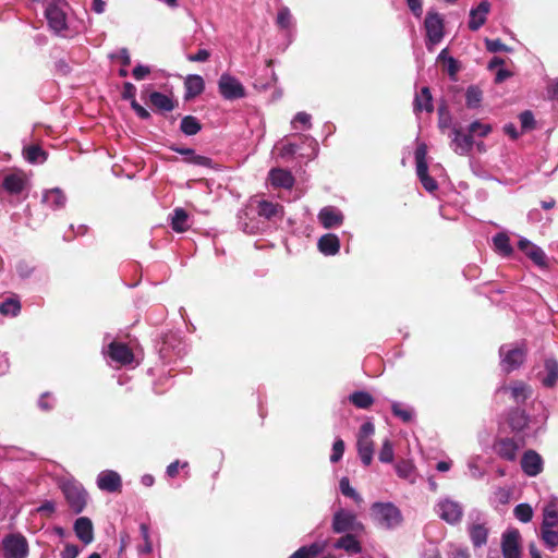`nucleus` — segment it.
Wrapping results in <instances>:
<instances>
[{
  "label": "nucleus",
  "mask_w": 558,
  "mask_h": 558,
  "mask_svg": "<svg viewBox=\"0 0 558 558\" xmlns=\"http://www.w3.org/2000/svg\"><path fill=\"white\" fill-rule=\"evenodd\" d=\"M372 514L375 521L385 529H393L403 520L399 508L391 502L373 504Z\"/></svg>",
  "instance_id": "nucleus-1"
},
{
  "label": "nucleus",
  "mask_w": 558,
  "mask_h": 558,
  "mask_svg": "<svg viewBox=\"0 0 558 558\" xmlns=\"http://www.w3.org/2000/svg\"><path fill=\"white\" fill-rule=\"evenodd\" d=\"M217 86L219 94L227 101H236L246 96V89L241 81L230 73H222Z\"/></svg>",
  "instance_id": "nucleus-2"
},
{
  "label": "nucleus",
  "mask_w": 558,
  "mask_h": 558,
  "mask_svg": "<svg viewBox=\"0 0 558 558\" xmlns=\"http://www.w3.org/2000/svg\"><path fill=\"white\" fill-rule=\"evenodd\" d=\"M375 433V426L371 422L362 424L357 435V452L361 461L365 466H368L373 461L374 441L372 436Z\"/></svg>",
  "instance_id": "nucleus-3"
},
{
  "label": "nucleus",
  "mask_w": 558,
  "mask_h": 558,
  "mask_svg": "<svg viewBox=\"0 0 558 558\" xmlns=\"http://www.w3.org/2000/svg\"><path fill=\"white\" fill-rule=\"evenodd\" d=\"M364 530V525L357 521L354 513L339 510L332 518V531L335 533H357Z\"/></svg>",
  "instance_id": "nucleus-4"
},
{
  "label": "nucleus",
  "mask_w": 558,
  "mask_h": 558,
  "mask_svg": "<svg viewBox=\"0 0 558 558\" xmlns=\"http://www.w3.org/2000/svg\"><path fill=\"white\" fill-rule=\"evenodd\" d=\"M47 8L45 11V16L48 21L49 27L54 33H61L62 31H65L66 25V16L63 11L64 0L58 1V0H48Z\"/></svg>",
  "instance_id": "nucleus-5"
},
{
  "label": "nucleus",
  "mask_w": 558,
  "mask_h": 558,
  "mask_svg": "<svg viewBox=\"0 0 558 558\" xmlns=\"http://www.w3.org/2000/svg\"><path fill=\"white\" fill-rule=\"evenodd\" d=\"M426 47L429 51L444 38V22L438 13L428 12L425 17Z\"/></svg>",
  "instance_id": "nucleus-6"
},
{
  "label": "nucleus",
  "mask_w": 558,
  "mask_h": 558,
  "mask_svg": "<svg viewBox=\"0 0 558 558\" xmlns=\"http://www.w3.org/2000/svg\"><path fill=\"white\" fill-rule=\"evenodd\" d=\"M526 354L527 349L525 344L509 349L508 351H505V348L501 347L500 355L502 356L501 366L504 371L507 374H510L511 372L518 369L524 363Z\"/></svg>",
  "instance_id": "nucleus-7"
},
{
  "label": "nucleus",
  "mask_w": 558,
  "mask_h": 558,
  "mask_svg": "<svg viewBox=\"0 0 558 558\" xmlns=\"http://www.w3.org/2000/svg\"><path fill=\"white\" fill-rule=\"evenodd\" d=\"M64 497L74 513H81L87 504V493L82 486L68 483L62 487Z\"/></svg>",
  "instance_id": "nucleus-8"
},
{
  "label": "nucleus",
  "mask_w": 558,
  "mask_h": 558,
  "mask_svg": "<svg viewBox=\"0 0 558 558\" xmlns=\"http://www.w3.org/2000/svg\"><path fill=\"white\" fill-rule=\"evenodd\" d=\"M4 558H26L28 545L24 536L10 534L2 542Z\"/></svg>",
  "instance_id": "nucleus-9"
},
{
  "label": "nucleus",
  "mask_w": 558,
  "mask_h": 558,
  "mask_svg": "<svg viewBox=\"0 0 558 558\" xmlns=\"http://www.w3.org/2000/svg\"><path fill=\"white\" fill-rule=\"evenodd\" d=\"M521 534L518 529L507 530L501 537V553L504 558H522Z\"/></svg>",
  "instance_id": "nucleus-10"
},
{
  "label": "nucleus",
  "mask_w": 558,
  "mask_h": 558,
  "mask_svg": "<svg viewBox=\"0 0 558 558\" xmlns=\"http://www.w3.org/2000/svg\"><path fill=\"white\" fill-rule=\"evenodd\" d=\"M107 354L113 362L121 365H129L134 360L132 349L128 344L119 341H112L109 343Z\"/></svg>",
  "instance_id": "nucleus-11"
},
{
  "label": "nucleus",
  "mask_w": 558,
  "mask_h": 558,
  "mask_svg": "<svg viewBox=\"0 0 558 558\" xmlns=\"http://www.w3.org/2000/svg\"><path fill=\"white\" fill-rule=\"evenodd\" d=\"M522 471L529 476H536L543 471V459L534 450L524 452L521 459Z\"/></svg>",
  "instance_id": "nucleus-12"
},
{
  "label": "nucleus",
  "mask_w": 558,
  "mask_h": 558,
  "mask_svg": "<svg viewBox=\"0 0 558 558\" xmlns=\"http://www.w3.org/2000/svg\"><path fill=\"white\" fill-rule=\"evenodd\" d=\"M98 488L104 492L118 493L121 492V476L111 470L102 471L97 477Z\"/></svg>",
  "instance_id": "nucleus-13"
},
{
  "label": "nucleus",
  "mask_w": 558,
  "mask_h": 558,
  "mask_svg": "<svg viewBox=\"0 0 558 558\" xmlns=\"http://www.w3.org/2000/svg\"><path fill=\"white\" fill-rule=\"evenodd\" d=\"M343 219L344 217L342 213L332 206H326L318 213V220L325 229H331L341 226Z\"/></svg>",
  "instance_id": "nucleus-14"
},
{
  "label": "nucleus",
  "mask_w": 558,
  "mask_h": 558,
  "mask_svg": "<svg viewBox=\"0 0 558 558\" xmlns=\"http://www.w3.org/2000/svg\"><path fill=\"white\" fill-rule=\"evenodd\" d=\"M490 10V3L483 0L476 8L471 9L469 19V28L471 31L480 29L486 22Z\"/></svg>",
  "instance_id": "nucleus-15"
},
{
  "label": "nucleus",
  "mask_w": 558,
  "mask_h": 558,
  "mask_svg": "<svg viewBox=\"0 0 558 558\" xmlns=\"http://www.w3.org/2000/svg\"><path fill=\"white\" fill-rule=\"evenodd\" d=\"M439 517L448 523H456L462 517V509L458 502L444 500L438 504Z\"/></svg>",
  "instance_id": "nucleus-16"
},
{
  "label": "nucleus",
  "mask_w": 558,
  "mask_h": 558,
  "mask_svg": "<svg viewBox=\"0 0 558 558\" xmlns=\"http://www.w3.org/2000/svg\"><path fill=\"white\" fill-rule=\"evenodd\" d=\"M268 179L274 187L290 190L294 185V177L289 170L275 168L269 171Z\"/></svg>",
  "instance_id": "nucleus-17"
},
{
  "label": "nucleus",
  "mask_w": 558,
  "mask_h": 558,
  "mask_svg": "<svg viewBox=\"0 0 558 558\" xmlns=\"http://www.w3.org/2000/svg\"><path fill=\"white\" fill-rule=\"evenodd\" d=\"M74 532L77 538L86 545L94 541L93 522L87 517L76 519L74 523Z\"/></svg>",
  "instance_id": "nucleus-18"
},
{
  "label": "nucleus",
  "mask_w": 558,
  "mask_h": 558,
  "mask_svg": "<svg viewBox=\"0 0 558 558\" xmlns=\"http://www.w3.org/2000/svg\"><path fill=\"white\" fill-rule=\"evenodd\" d=\"M204 87L205 83L201 75H187V77L184 81V99L186 101L193 100L196 96L203 93Z\"/></svg>",
  "instance_id": "nucleus-19"
},
{
  "label": "nucleus",
  "mask_w": 558,
  "mask_h": 558,
  "mask_svg": "<svg viewBox=\"0 0 558 558\" xmlns=\"http://www.w3.org/2000/svg\"><path fill=\"white\" fill-rule=\"evenodd\" d=\"M257 214L259 217L272 220L275 218L281 219L284 211L282 205L263 199L257 203Z\"/></svg>",
  "instance_id": "nucleus-20"
},
{
  "label": "nucleus",
  "mask_w": 558,
  "mask_h": 558,
  "mask_svg": "<svg viewBox=\"0 0 558 558\" xmlns=\"http://www.w3.org/2000/svg\"><path fill=\"white\" fill-rule=\"evenodd\" d=\"M452 147L453 150L459 155H466L472 150L473 137L470 134L462 133L459 129H453Z\"/></svg>",
  "instance_id": "nucleus-21"
},
{
  "label": "nucleus",
  "mask_w": 558,
  "mask_h": 558,
  "mask_svg": "<svg viewBox=\"0 0 558 558\" xmlns=\"http://www.w3.org/2000/svg\"><path fill=\"white\" fill-rule=\"evenodd\" d=\"M519 248L531 258L536 265L544 266L546 264L545 253L543 250L526 239H521L518 242Z\"/></svg>",
  "instance_id": "nucleus-22"
},
{
  "label": "nucleus",
  "mask_w": 558,
  "mask_h": 558,
  "mask_svg": "<svg viewBox=\"0 0 558 558\" xmlns=\"http://www.w3.org/2000/svg\"><path fill=\"white\" fill-rule=\"evenodd\" d=\"M502 389H509L513 401L518 404L524 403L533 392L531 386L521 380L512 383L509 387H502Z\"/></svg>",
  "instance_id": "nucleus-23"
},
{
  "label": "nucleus",
  "mask_w": 558,
  "mask_h": 558,
  "mask_svg": "<svg viewBox=\"0 0 558 558\" xmlns=\"http://www.w3.org/2000/svg\"><path fill=\"white\" fill-rule=\"evenodd\" d=\"M497 454L508 461H513L517 458L518 445L511 438H502L497 441L496 446Z\"/></svg>",
  "instance_id": "nucleus-24"
},
{
  "label": "nucleus",
  "mask_w": 558,
  "mask_h": 558,
  "mask_svg": "<svg viewBox=\"0 0 558 558\" xmlns=\"http://www.w3.org/2000/svg\"><path fill=\"white\" fill-rule=\"evenodd\" d=\"M26 184V179L23 173H10L4 177L2 187L10 194H20Z\"/></svg>",
  "instance_id": "nucleus-25"
},
{
  "label": "nucleus",
  "mask_w": 558,
  "mask_h": 558,
  "mask_svg": "<svg viewBox=\"0 0 558 558\" xmlns=\"http://www.w3.org/2000/svg\"><path fill=\"white\" fill-rule=\"evenodd\" d=\"M333 547L337 549H343L350 555L360 554L362 551V545L352 533H347L338 538Z\"/></svg>",
  "instance_id": "nucleus-26"
},
{
  "label": "nucleus",
  "mask_w": 558,
  "mask_h": 558,
  "mask_svg": "<svg viewBox=\"0 0 558 558\" xmlns=\"http://www.w3.org/2000/svg\"><path fill=\"white\" fill-rule=\"evenodd\" d=\"M318 250L325 255H336L340 250V241L336 234L327 233L318 240Z\"/></svg>",
  "instance_id": "nucleus-27"
},
{
  "label": "nucleus",
  "mask_w": 558,
  "mask_h": 558,
  "mask_svg": "<svg viewBox=\"0 0 558 558\" xmlns=\"http://www.w3.org/2000/svg\"><path fill=\"white\" fill-rule=\"evenodd\" d=\"M545 526L558 525V499L553 497L543 509V522Z\"/></svg>",
  "instance_id": "nucleus-28"
},
{
  "label": "nucleus",
  "mask_w": 558,
  "mask_h": 558,
  "mask_svg": "<svg viewBox=\"0 0 558 558\" xmlns=\"http://www.w3.org/2000/svg\"><path fill=\"white\" fill-rule=\"evenodd\" d=\"M508 423L512 430L521 432L529 424V416L522 409H513L508 416Z\"/></svg>",
  "instance_id": "nucleus-29"
},
{
  "label": "nucleus",
  "mask_w": 558,
  "mask_h": 558,
  "mask_svg": "<svg viewBox=\"0 0 558 558\" xmlns=\"http://www.w3.org/2000/svg\"><path fill=\"white\" fill-rule=\"evenodd\" d=\"M470 538L474 547H481L487 543L488 529L481 523H473L469 527Z\"/></svg>",
  "instance_id": "nucleus-30"
},
{
  "label": "nucleus",
  "mask_w": 558,
  "mask_h": 558,
  "mask_svg": "<svg viewBox=\"0 0 558 558\" xmlns=\"http://www.w3.org/2000/svg\"><path fill=\"white\" fill-rule=\"evenodd\" d=\"M171 228L178 233H182L189 230V215L185 209L178 207L173 210Z\"/></svg>",
  "instance_id": "nucleus-31"
},
{
  "label": "nucleus",
  "mask_w": 558,
  "mask_h": 558,
  "mask_svg": "<svg viewBox=\"0 0 558 558\" xmlns=\"http://www.w3.org/2000/svg\"><path fill=\"white\" fill-rule=\"evenodd\" d=\"M44 202L52 209H60L65 205L66 197L60 189H52L45 193Z\"/></svg>",
  "instance_id": "nucleus-32"
},
{
  "label": "nucleus",
  "mask_w": 558,
  "mask_h": 558,
  "mask_svg": "<svg viewBox=\"0 0 558 558\" xmlns=\"http://www.w3.org/2000/svg\"><path fill=\"white\" fill-rule=\"evenodd\" d=\"M426 156H427V146H426V144L421 143L415 149V163H416L417 177L428 173Z\"/></svg>",
  "instance_id": "nucleus-33"
},
{
  "label": "nucleus",
  "mask_w": 558,
  "mask_h": 558,
  "mask_svg": "<svg viewBox=\"0 0 558 558\" xmlns=\"http://www.w3.org/2000/svg\"><path fill=\"white\" fill-rule=\"evenodd\" d=\"M545 369L547 375L543 378L542 383L545 387L551 388L558 380V362L554 359L546 360Z\"/></svg>",
  "instance_id": "nucleus-34"
},
{
  "label": "nucleus",
  "mask_w": 558,
  "mask_h": 558,
  "mask_svg": "<svg viewBox=\"0 0 558 558\" xmlns=\"http://www.w3.org/2000/svg\"><path fill=\"white\" fill-rule=\"evenodd\" d=\"M495 250L502 256H510L513 248L510 244V239L505 232H499L493 238Z\"/></svg>",
  "instance_id": "nucleus-35"
},
{
  "label": "nucleus",
  "mask_w": 558,
  "mask_h": 558,
  "mask_svg": "<svg viewBox=\"0 0 558 558\" xmlns=\"http://www.w3.org/2000/svg\"><path fill=\"white\" fill-rule=\"evenodd\" d=\"M23 156L31 163L44 162L47 159V153L38 145L25 147Z\"/></svg>",
  "instance_id": "nucleus-36"
},
{
  "label": "nucleus",
  "mask_w": 558,
  "mask_h": 558,
  "mask_svg": "<svg viewBox=\"0 0 558 558\" xmlns=\"http://www.w3.org/2000/svg\"><path fill=\"white\" fill-rule=\"evenodd\" d=\"M437 61L442 62L446 65V70L451 78L456 77V75L459 71V64L453 57L448 54L447 48L442 49L439 52V54L437 57Z\"/></svg>",
  "instance_id": "nucleus-37"
},
{
  "label": "nucleus",
  "mask_w": 558,
  "mask_h": 558,
  "mask_svg": "<svg viewBox=\"0 0 558 558\" xmlns=\"http://www.w3.org/2000/svg\"><path fill=\"white\" fill-rule=\"evenodd\" d=\"M349 400L359 409H368L374 403V398L366 391H355L350 395Z\"/></svg>",
  "instance_id": "nucleus-38"
},
{
  "label": "nucleus",
  "mask_w": 558,
  "mask_h": 558,
  "mask_svg": "<svg viewBox=\"0 0 558 558\" xmlns=\"http://www.w3.org/2000/svg\"><path fill=\"white\" fill-rule=\"evenodd\" d=\"M180 130L185 135L191 136L197 134L202 130V124L195 117L185 116L181 120Z\"/></svg>",
  "instance_id": "nucleus-39"
},
{
  "label": "nucleus",
  "mask_w": 558,
  "mask_h": 558,
  "mask_svg": "<svg viewBox=\"0 0 558 558\" xmlns=\"http://www.w3.org/2000/svg\"><path fill=\"white\" fill-rule=\"evenodd\" d=\"M395 469L400 478L407 480L410 483L415 482L414 465L411 461L401 460L396 464Z\"/></svg>",
  "instance_id": "nucleus-40"
},
{
  "label": "nucleus",
  "mask_w": 558,
  "mask_h": 558,
  "mask_svg": "<svg viewBox=\"0 0 558 558\" xmlns=\"http://www.w3.org/2000/svg\"><path fill=\"white\" fill-rule=\"evenodd\" d=\"M323 551V546L313 543L308 546H302L294 551L289 558H316Z\"/></svg>",
  "instance_id": "nucleus-41"
},
{
  "label": "nucleus",
  "mask_w": 558,
  "mask_h": 558,
  "mask_svg": "<svg viewBox=\"0 0 558 558\" xmlns=\"http://www.w3.org/2000/svg\"><path fill=\"white\" fill-rule=\"evenodd\" d=\"M21 312L20 300L15 296L8 298L0 304V314L3 316H17Z\"/></svg>",
  "instance_id": "nucleus-42"
},
{
  "label": "nucleus",
  "mask_w": 558,
  "mask_h": 558,
  "mask_svg": "<svg viewBox=\"0 0 558 558\" xmlns=\"http://www.w3.org/2000/svg\"><path fill=\"white\" fill-rule=\"evenodd\" d=\"M554 526L541 525V536L545 545L554 550L558 546V532L553 530Z\"/></svg>",
  "instance_id": "nucleus-43"
},
{
  "label": "nucleus",
  "mask_w": 558,
  "mask_h": 558,
  "mask_svg": "<svg viewBox=\"0 0 558 558\" xmlns=\"http://www.w3.org/2000/svg\"><path fill=\"white\" fill-rule=\"evenodd\" d=\"M521 133H527L536 129V121L531 110H525L519 114Z\"/></svg>",
  "instance_id": "nucleus-44"
},
{
  "label": "nucleus",
  "mask_w": 558,
  "mask_h": 558,
  "mask_svg": "<svg viewBox=\"0 0 558 558\" xmlns=\"http://www.w3.org/2000/svg\"><path fill=\"white\" fill-rule=\"evenodd\" d=\"M513 514L519 521L527 523L533 518V509L529 504H519L514 507Z\"/></svg>",
  "instance_id": "nucleus-45"
},
{
  "label": "nucleus",
  "mask_w": 558,
  "mask_h": 558,
  "mask_svg": "<svg viewBox=\"0 0 558 558\" xmlns=\"http://www.w3.org/2000/svg\"><path fill=\"white\" fill-rule=\"evenodd\" d=\"M312 117L305 111H301L296 113L294 119L292 120V126L293 129H302V130H308L312 128L311 123Z\"/></svg>",
  "instance_id": "nucleus-46"
},
{
  "label": "nucleus",
  "mask_w": 558,
  "mask_h": 558,
  "mask_svg": "<svg viewBox=\"0 0 558 558\" xmlns=\"http://www.w3.org/2000/svg\"><path fill=\"white\" fill-rule=\"evenodd\" d=\"M391 411L395 416L399 417L404 423H409L413 418V411L403 408L402 404L399 402H393L391 404Z\"/></svg>",
  "instance_id": "nucleus-47"
},
{
  "label": "nucleus",
  "mask_w": 558,
  "mask_h": 558,
  "mask_svg": "<svg viewBox=\"0 0 558 558\" xmlns=\"http://www.w3.org/2000/svg\"><path fill=\"white\" fill-rule=\"evenodd\" d=\"M469 132L472 135L480 136V137H486L492 132L490 124H485L480 121H474L469 125Z\"/></svg>",
  "instance_id": "nucleus-48"
},
{
  "label": "nucleus",
  "mask_w": 558,
  "mask_h": 558,
  "mask_svg": "<svg viewBox=\"0 0 558 558\" xmlns=\"http://www.w3.org/2000/svg\"><path fill=\"white\" fill-rule=\"evenodd\" d=\"M393 447L389 439H385L378 454V459L384 463H390L393 460Z\"/></svg>",
  "instance_id": "nucleus-49"
},
{
  "label": "nucleus",
  "mask_w": 558,
  "mask_h": 558,
  "mask_svg": "<svg viewBox=\"0 0 558 558\" xmlns=\"http://www.w3.org/2000/svg\"><path fill=\"white\" fill-rule=\"evenodd\" d=\"M485 46L489 52H494V53L501 52V51H505V52L511 51V48H509L504 43H501L500 39H486Z\"/></svg>",
  "instance_id": "nucleus-50"
},
{
  "label": "nucleus",
  "mask_w": 558,
  "mask_h": 558,
  "mask_svg": "<svg viewBox=\"0 0 558 558\" xmlns=\"http://www.w3.org/2000/svg\"><path fill=\"white\" fill-rule=\"evenodd\" d=\"M466 105H476L482 100V90L477 86H470L465 93Z\"/></svg>",
  "instance_id": "nucleus-51"
},
{
  "label": "nucleus",
  "mask_w": 558,
  "mask_h": 558,
  "mask_svg": "<svg viewBox=\"0 0 558 558\" xmlns=\"http://www.w3.org/2000/svg\"><path fill=\"white\" fill-rule=\"evenodd\" d=\"M341 493L350 498H353L355 500L361 499L360 495L354 490V488L351 487L349 478L342 477L339 483Z\"/></svg>",
  "instance_id": "nucleus-52"
},
{
  "label": "nucleus",
  "mask_w": 558,
  "mask_h": 558,
  "mask_svg": "<svg viewBox=\"0 0 558 558\" xmlns=\"http://www.w3.org/2000/svg\"><path fill=\"white\" fill-rule=\"evenodd\" d=\"M291 20L292 16L288 8H282L279 10L277 14V24L281 28H288L291 25Z\"/></svg>",
  "instance_id": "nucleus-53"
},
{
  "label": "nucleus",
  "mask_w": 558,
  "mask_h": 558,
  "mask_svg": "<svg viewBox=\"0 0 558 558\" xmlns=\"http://www.w3.org/2000/svg\"><path fill=\"white\" fill-rule=\"evenodd\" d=\"M136 87L131 83H125L122 90V99L130 101V105H138L135 100Z\"/></svg>",
  "instance_id": "nucleus-54"
},
{
  "label": "nucleus",
  "mask_w": 558,
  "mask_h": 558,
  "mask_svg": "<svg viewBox=\"0 0 558 558\" xmlns=\"http://www.w3.org/2000/svg\"><path fill=\"white\" fill-rule=\"evenodd\" d=\"M343 452H344V441L342 439H337L332 446V453L330 456V461L332 463L338 462L342 458Z\"/></svg>",
  "instance_id": "nucleus-55"
},
{
  "label": "nucleus",
  "mask_w": 558,
  "mask_h": 558,
  "mask_svg": "<svg viewBox=\"0 0 558 558\" xmlns=\"http://www.w3.org/2000/svg\"><path fill=\"white\" fill-rule=\"evenodd\" d=\"M439 128L447 129L451 124V116L448 111V107H438Z\"/></svg>",
  "instance_id": "nucleus-56"
},
{
  "label": "nucleus",
  "mask_w": 558,
  "mask_h": 558,
  "mask_svg": "<svg viewBox=\"0 0 558 558\" xmlns=\"http://www.w3.org/2000/svg\"><path fill=\"white\" fill-rule=\"evenodd\" d=\"M142 537L145 542L144 548L142 549V553L150 554L153 550V545L150 542L149 533H148V526L145 523H142L140 525Z\"/></svg>",
  "instance_id": "nucleus-57"
},
{
  "label": "nucleus",
  "mask_w": 558,
  "mask_h": 558,
  "mask_svg": "<svg viewBox=\"0 0 558 558\" xmlns=\"http://www.w3.org/2000/svg\"><path fill=\"white\" fill-rule=\"evenodd\" d=\"M150 105H172V100L165 94L153 92L149 95Z\"/></svg>",
  "instance_id": "nucleus-58"
},
{
  "label": "nucleus",
  "mask_w": 558,
  "mask_h": 558,
  "mask_svg": "<svg viewBox=\"0 0 558 558\" xmlns=\"http://www.w3.org/2000/svg\"><path fill=\"white\" fill-rule=\"evenodd\" d=\"M186 160L196 166L206 167V168L213 167V160L210 158H208L206 156L195 155V153L193 154L192 158H189Z\"/></svg>",
  "instance_id": "nucleus-59"
},
{
  "label": "nucleus",
  "mask_w": 558,
  "mask_h": 558,
  "mask_svg": "<svg viewBox=\"0 0 558 558\" xmlns=\"http://www.w3.org/2000/svg\"><path fill=\"white\" fill-rule=\"evenodd\" d=\"M422 185L428 192H434L438 189V184L434 178H432L428 173L418 177Z\"/></svg>",
  "instance_id": "nucleus-60"
},
{
  "label": "nucleus",
  "mask_w": 558,
  "mask_h": 558,
  "mask_svg": "<svg viewBox=\"0 0 558 558\" xmlns=\"http://www.w3.org/2000/svg\"><path fill=\"white\" fill-rule=\"evenodd\" d=\"M173 342H178L177 338L174 337V335H166L165 338H163V341H162V345L161 348L159 349L160 351V354L165 357L169 356L170 355V352H169V345L173 347Z\"/></svg>",
  "instance_id": "nucleus-61"
},
{
  "label": "nucleus",
  "mask_w": 558,
  "mask_h": 558,
  "mask_svg": "<svg viewBox=\"0 0 558 558\" xmlns=\"http://www.w3.org/2000/svg\"><path fill=\"white\" fill-rule=\"evenodd\" d=\"M80 554V548L74 544H66L61 553V558H76Z\"/></svg>",
  "instance_id": "nucleus-62"
},
{
  "label": "nucleus",
  "mask_w": 558,
  "mask_h": 558,
  "mask_svg": "<svg viewBox=\"0 0 558 558\" xmlns=\"http://www.w3.org/2000/svg\"><path fill=\"white\" fill-rule=\"evenodd\" d=\"M150 73V69L147 65L138 64L133 69V77L137 81L144 80Z\"/></svg>",
  "instance_id": "nucleus-63"
},
{
  "label": "nucleus",
  "mask_w": 558,
  "mask_h": 558,
  "mask_svg": "<svg viewBox=\"0 0 558 558\" xmlns=\"http://www.w3.org/2000/svg\"><path fill=\"white\" fill-rule=\"evenodd\" d=\"M547 93L550 100L558 102V78H554L548 83Z\"/></svg>",
  "instance_id": "nucleus-64"
}]
</instances>
